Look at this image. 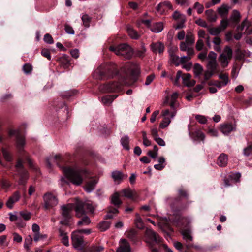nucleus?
I'll use <instances>...</instances> for the list:
<instances>
[{
  "label": "nucleus",
  "instance_id": "1",
  "mask_svg": "<svg viewBox=\"0 0 252 252\" xmlns=\"http://www.w3.org/2000/svg\"><path fill=\"white\" fill-rule=\"evenodd\" d=\"M63 171L70 182L74 185L78 186L82 184L83 176L85 175L87 171L83 169L77 168H71L70 167H63Z\"/></svg>",
  "mask_w": 252,
  "mask_h": 252
},
{
  "label": "nucleus",
  "instance_id": "2",
  "mask_svg": "<svg viewBox=\"0 0 252 252\" xmlns=\"http://www.w3.org/2000/svg\"><path fill=\"white\" fill-rule=\"evenodd\" d=\"M118 73V70L114 64L101 65L95 72L96 77L98 79L112 78Z\"/></svg>",
  "mask_w": 252,
  "mask_h": 252
},
{
  "label": "nucleus",
  "instance_id": "3",
  "mask_svg": "<svg viewBox=\"0 0 252 252\" xmlns=\"http://www.w3.org/2000/svg\"><path fill=\"white\" fill-rule=\"evenodd\" d=\"M146 242L148 244L151 252H158V250L154 247V243L159 244L162 238L158 234L151 229H147L145 231Z\"/></svg>",
  "mask_w": 252,
  "mask_h": 252
},
{
  "label": "nucleus",
  "instance_id": "4",
  "mask_svg": "<svg viewBox=\"0 0 252 252\" xmlns=\"http://www.w3.org/2000/svg\"><path fill=\"white\" fill-rule=\"evenodd\" d=\"M109 49L117 55L127 59H130L133 54L132 48L127 44H122L116 47L110 46Z\"/></svg>",
  "mask_w": 252,
  "mask_h": 252
},
{
  "label": "nucleus",
  "instance_id": "5",
  "mask_svg": "<svg viewBox=\"0 0 252 252\" xmlns=\"http://www.w3.org/2000/svg\"><path fill=\"white\" fill-rule=\"evenodd\" d=\"M233 57V50L229 46H226L219 55L218 61L223 68L226 67Z\"/></svg>",
  "mask_w": 252,
  "mask_h": 252
},
{
  "label": "nucleus",
  "instance_id": "6",
  "mask_svg": "<svg viewBox=\"0 0 252 252\" xmlns=\"http://www.w3.org/2000/svg\"><path fill=\"white\" fill-rule=\"evenodd\" d=\"M94 208L91 204L79 201L76 203L75 211L76 216L78 218H81L87 212L93 213Z\"/></svg>",
  "mask_w": 252,
  "mask_h": 252
},
{
  "label": "nucleus",
  "instance_id": "7",
  "mask_svg": "<svg viewBox=\"0 0 252 252\" xmlns=\"http://www.w3.org/2000/svg\"><path fill=\"white\" fill-rule=\"evenodd\" d=\"M44 200V207L46 210L50 209L58 204V199L57 196L51 192H47L43 196Z\"/></svg>",
  "mask_w": 252,
  "mask_h": 252
},
{
  "label": "nucleus",
  "instance_id": "8",
  "mask_svg": "<svg viewBox=\"0 0 252 252\" xmlns=\"http://www.w3.org/2000/svg\"><path fill=\"white\" fill-rule=\"evenodd\" d=\"M71 239L73 247L78 250L83 248L84 240L82 235L77 230L73 231L71 235Z\"/></svg>",
  "mask_w": 252,
  "mask_h": 252
},
{
  "label": "nucleus",
  "instance_id": "9",
  "mask_svg": "<svg viewBox=\"0 0 252 252\" xmlns=\"http://www.w3.org/2000/svg\"><path fill=\"white\" fill-rule=\"evenodd\" d=\"M123 83L119 82H113L100 86V90L104 93L115 92L121 91Z\"/></svg>",
  "mask_w": 252,
  "mask_h": 252
},
{
  "label": "nucleus",
  "instance_id": "10",
  "mask_svg": "<svg viewBox=\"0 0 252 252\" xmlns=\"http://www.w3.org/2000/svg\"><path fill=\"white\" fill-rule=\"evenodd\" d=\"M61 210H62V216L64 218V220H62L60 222L61 224H67V221L71 217V212L72 210V205L70 204H67L66 205H63L61 206Z\"/></svg>",
  "mask_w": 252,
  "mask_h": 252
},
{
  "label": "nucleus",
  "instance_id": "11",
  "mask_svg": "<svg viewBox=\"0 0 252 252\" xmlns=\"http://www.w3.org/2000/svg\"><path fill=\"white\" fill-rule=\"evenodd\" d=\"M166 202L169 204L174 211L180 210L183 208L180 205V198L167 197L165 199Z\"/></svg>",
  "mask_w": 252,
  "mask_h": 252
},
{
  "label": "nucleus",
  "instance_id": "12",
  "mask_svg": "<svg viewBox=\"0 0 252 252\" xmlns=\"http://www.w3.org/2000/svg\"><path fill=\"white\" fill-rule=\"evenodd\" d=\"M59 236L61 238V242L65 246H68L69 243V238L67 236V233L65 232V230L62 227H60L59 229Z\"/></svg>",
  "mask_w": 252,
  "mask_h": 252
},
{
  "label": "nucleus",
  "instance_id": "13",
  "mask_svg": "<svg viewBox=\"0 0 252 252\" xmlns=\"http://www.w3.org/2000/svg\"><path fill=\"white\" fill-rule=\"evenodd\" d=\"M151 50L153 52L161 53L164 50V44L161 42H153L150 45Z\"/></svg>",
  "mask_w": 252,
  "mask_h": 252
},
{
  "label": "nucleus",
  "instance_id": "14",
  "mask_svg": "<svg viewBox=\"0 0 252 252\" xmlns=\"http://www.w3.org/2000/svg\"><path fill=\"white\" fill-rule=\"evenodd\" d=\"M220 130L223 134L227 135L231 131L236 130V126L231 123L225 124L221 125Z\"/></svg>",
  "mask_w": 252,
  "mask_h": 252
},
{
  "label": "nucleus",
  "instance_id": "15",
  "mask_svg": "<svg viewBox=\"0 0 252 252\" xmlns=\"http://www.w3.org/2000/svg\"><path fill=\"white\" fill-rule=\"evenodd\" d=\"M20 195L18 191H15L13 195L10 196L6 203V206L11 209L13 207V204L17 202L20 199Z\"/></svg>",
  "mask_w": 252,
  "mask_h": 252
},
{
  "label": "nucleus",
  "instance_id": "16",
  "mask_svg": "<svg viewBox=\"0 0 252 252\" xmlns=\"http://www.w3.org/2000/svg\"><path fill=\"white\" fill-rule=\"evenodd\" d=\"M63 161V157L60 154H57L54 156H51L47 158V162L49 167H52L51 162L59 165L60 162Z\"/></svg>",
  "mask_w": 252,
  "mask_h": 252
},
{
  "label": "nucleus",
  "instance_id": "17",
  "mask_svg": "<svg viewBox=\"0 0 252 252\" xmlns=\"http://www.w3.org/2000/svg\"><path fill=\"white\" fill-rule=\"evenodd\" d=\"M127 177L126 175H125L122 172L120 171H114L112 173V177L113 179L115 182L117 184H120L123 180Z\"/></svg>",
  "mask_w": 252,
  "mask_h": 252
},
{
  "label": "nucleus",
  "instance_id": "18",
  "mask_svg": "<svg viewBox=\"0 0 252 252\" xmlns=\"http://www.w3.org/2000/svg\"><path fill=\"white\" fill-rule=\"evenodd\" d=\"M15 167L17 169V171L18 174L20 175L21 177V179L20 181V184H23V181H22V178L26 177L27 172L24 169L21 160H18L15 165Z\"/></svg>",
  "mask_w": 252,
  "mask_h": 252
},
{
  "label": "nucleus",
  "instance_id": "19",
  "mask_svg": "<svg viewBox=\"0 0 252 252\" xmlns=\"http://www.w3.org/2000/svg\"><path fill=\"white\" fill-rule=\"evenodd\" d=\"M117 252H130V245L126 239L121 240L120 246Z\"/></svg>",
  "mask_w": 252,
  "mask_h": 252
},
{
  "label": "nucleus",
  "instance_id": "20",
  "mask_svg": "<svg viewBox=\"0 0 252 252\" xmlns=\"http://www.w3.org/2000/svg\"><path fill=\"white\" fill-rule=\"evenodd\" d=\"M190 137L195 141H203L205 139V135L200 130H196L193 132H189Z\"/></svg>",
  "mask_w": 252,
  "mask_h": 252
},
{
  "label": "nucleus",
  "instance_id": "21",
  "mask_svg": "<svg viewBox=\"0 0 252 252\" xmlns=\"http://www.w3.org/2000/svg\"><path fill=\"white\" fill-rule=\"evenodd\" d=\"M163 23L159 22L152 24L150 30L154 33H159L163 30Z\"/></svg>",
  "mask_w": 252,
  "mask_h": 252
},
{
  "label": "nucleus",
  "instance_id": "22",
  "mask_svg": "<svg viewBox=\"0 0 252 252\" xmlns=\"http://www.w3.org/2000/svg\"><path fill=\"white\" fill-rule=\"evenodd\" d=\"M191 75L189 73L182 74L183 83L188 87L193 86L195 84V81L191 80Z\"/></svg>",
  "mask_w": 252,
  "mask_h": 252
},
{
  "label": "nucleus",
  "instance_id": "23",
  "mask_svg": "<svg viewBox=\"0 0 252 252\" xmlns=\"http://www.w3.org/2000/svg\"><path fill=\"white\" fill-rule=\"evenodd\" d=\"M169 53L170 61L171 63L174 64L176 66L180 65V58L175 54L173 50H170Z\"/></svg>",
  "mask_w": 252,
  "mask_h": 252
},
{
  "label": "nucleus",
  "instance_id": "24",
  "mask_svg": "<svg viewBox=\"0 0 252 252\" xmlns=\"http://www.w3.org/2000/svg\"><path fill=\"white\" fill-rule=\"evenodd\" d=\"M228 157L227 155L221 154L218 158L217 163L220 167H225L227 164Z\"/></svg>",
  "mask_w": 252,
  "mask_h": 252
},
{
  "label": "nucleus",
  "instance_id": "25",
  "mask_svg": "<svg viewBox=\"0 0 252 252\" xmlns=\"http://www.w3.org/2000/svg\"><path fill=\"white\" fill-rule=\"evenodd\" d=\"M126 31L129 37L133 39H138L140 35L129 25L126 26Z\"/></svg>",
  "mask_w": 252,
  "mask_h": 252
},
{
  "label": "nucleus",
  "instance_id": "26",
  "mask_svg": "<svg viewBox=\"0 0 252 252\" xmlns=\"http://www.w3.org/2000/svg\"><path fill=\"white\" fill-rule=\"evenodd\" d=\"M97 183V181L95 179H92L87 183L84 189L88 193H90L94 189L95 186Z\"/></svg>",
  "mask_w": 252,
  "mask_h": 252
},
{
  "label": "nucleus",
  "instance_id": "27",
  "mask_svg": "<svg viewBox=\"0 0 252 252\" xmlns=\"http://www.w3.org/2000/svg\"><path fill=\"white\" fill-rule=\"evenodd\" d=\"M179 94L177 92H175L172 94L171 96L169 97V96H167L166 97V100L164 101V103H168V101H170V105L172 109H174L175 107V103L178 97Z\"/></svg>",
  "mask_w": 252,
  "mask_h": 252
},
{
  "label": "nucleus",
  "instance_id": "28",
  "mask_svg": "<svg viewBox=\"0 0 252 252\" xmlns=\"http://www.w3.org/2000/svg\"><path fill=\"white\" fill-rule=\"evenodd\" d=\"M111 203L116 206L118 208L122 204V201L120 199V195L118 192L114 193L111 198Z\"/></svg>",
  "mask_w": 252,
  "mask_h": 252
},
{
  "label": "nucleus",
  "instance_id": "29",
  "mask_svg": "<svg viewBox=\"0 0 252 252\" xmlns=\"http://www.w3.org/2000/svg\"><path fill=\"white\" fill-rule=\"evenodd\" d=\"M118 95H109L102 98V103L105 105H110L115 99L118 97Z\"/></svg>",
  "mask_w": 252,
  "mask_h": 252
},
{
  "label": "nucleus",
  "instance_id": "30",
  "mask_svg": "<svg viewBox=\"0 0 252 252\" xmlns=\"http://www.w3.org/2000/svg\"><path fill=\"white\" fill-rule=\"evenodd\" d=\"M240 18L241 15L240 12L236 10H234L233 11L232 14L230 18V21L236 24L240 21Z\"/></svg>",
  "mask_w": 252,
  "mask_h": 252
},
{
  "label": "nucleus",
  "instance_id": "31",
  "mask_svg": "<svg viewBox=\"0 0 252 252\" xmlns=\"http://www.w3.org/2000/svg\"><path fill=\"white\" fill-rule=\"evenodd\" d=\"M183 239L187 242L192 241L193 238L191 235V231L188 229L183 230L181 232Z\"/></svg>",
  "mask_w": 252,
  "mask_h": 252
},
{
  "label": "nucleus",
  "instance_id": "32",
  "mask_svg": "<svg viewBox=\"0 0 252 252\" xmlns=\"http://www.w3.org/2000/svg\"><path fill=\"white\" fill-rule=\"evenodd\" d=\"M185 42L192 45L194 43V36L191 30H188L185 37Z\"/></svg>",
  "mask_w": 252,
  "mask_h": 252
},
{
  "label": "nucleus",
  "instance_id": "33",
  "mask_svg": "<svg viewBox=\"0 0 252 252\" xmlns=\"http://www.w3.org/2000/svg\"><path fill=\"white\" fill-rule=\"evenodd\" d=\"M118 213L119 211L118 208H110L104 218L105 219H113Z\"/></svg>",
  "mask_w": 252,
  "mask_h": 252
},
{
  "label": "nucleus",
  "instance_id": "34",
  "mask_svg": "<svg viewBox=\"0 0 252 252\" xmlns=\"http://www.w3.org/2000/svg\"><path fill=\"white\" fill-rule=\"evenodd\" d=\"M25 145V139L22 136L17 135L16 137V147L19 151L22 150Z\"/></svg>",
  "mask_w": 252,
  "mask_h": 252
},
{
  "label": "nucleus",
  "instance_id": "35",
  "mask_svg": "<svg viewBox=\"0 0 252 252\" xmlns=\"http://www.w3.org/2000/svg\"><path fill=\"white\" fill-rule=\"evenodd\" d=\"M111 224L109 221H103L99 223L98 228L100 231H105L109 228Z\"/></svg>",
  "mask_w": 252,
  "mask_h": 252
},
{
  "label": "nucleus",
  "instance_id": "36",
  "mask_svg": "<svg viewBox=\"0 0 252 252\" xmlns=\"http://www.w3.org/2000/svg\"><path fill=\"white\" fill-rule=\"evenodd\" d=\"M207 30L209 33L212 35L217 36L221 32L220 28L218 27H207Z\"/></svg>",
  "mask_w": 252,
  "mask_h": 252
},
{
  "label": "nucleus",
  "instance_id": "37",
  "mask_svg": "<svg viewBox=\"0 0 252 252\" xmlns=\"http://www.w3.org/2000/svg\"><path fill=\"white\" fill-rule=\"evenodd\" d=\"M218 64L217 61H208L207 67L209 71L215 73L216 71Z\"/></svg>",
  "mask_w": 252,
  "mask_h": 252
},
{
  "label": "nucleus",
  "instance_id": "38",
  "mask_svg": "<svg viewBox=\"0 0 252 252\" xmlns=\"http://www.w3.org/2000/svg\"><path fill=\"white\" fill-rule=\"evenodd\" d=\"M193 73L195 77H198L203 71L202 66L199 63H195L193 68Z\"/></svg>",
  "mask_w": 252,
  "mask_h": 252
},
{
  "label": "nucleus",
  "instance_id": "39",
  "mask_svg": "<svg viewBox=\"0 0 252 252\" xmlns=\"http://www.w3.org/2000/svg\"><path fill=\"white\" fill-rule=\"evenodd\" d=\"M81 19L84 27L86 28L89 27L91 18L88 14H84L82 15Z\"/></svg>",
  "mask_w": 252,
  "mask_h": 252
},
{
  "label": "nucleus",
  "instance_id": "40",
  "mask_svg": "<svg viewBox=\"0 0 252 252\" xmlns=\"http://www.w3.org/2000/svg\"><path fill=\"white\" fill-rule=\"evenodd\" d=\"M81 217H82V219L80 220H79L77 222L78 225H79V226L82 225H87L90 223V222H91L90 219H89V218L88 217L86 216L85 214L84 215Z\"/></svg>",
  "mask_w": 252,
  "mask_h": 252
},
{
  "label": "nucleus",
  "instance_id": "41",
  "mask_svg": "<svg viewBox=\"0 0 252 252\" xmlns=\"http://www.w3.org/2000/svg\"><path fill=\"white\" fill-rule=\"evenodd\" d=\"M32 238L31 235H28L25 239L24 243V248L28 251H29L30 246L32 244Z\"/></svg>",
  "mask_w": 252,
  "mask_h": 252
},
{
  "label": "nucleus",
  "instance_id": "42",
  "mask_svg": "<svg viewBox=\"0 0 252 252\" xmlns=\"http://www.w3.org/2000/svg\"><path fill=\"white\" fill-rule=\"evenodd\" d=\"M121 143L123 147L126 150H129V137L127 135L123 136L121 139Z\"/></svg>",
  "mask_w": 252,
  "mask_h": 252
},
{
  "label": "nucleus",
  "instance_id": "43",
  "mask_svg": "<svg viewBox=\"0 0 252 252\" xmlns=\"http://www.w3.org/2000/svg\"><path fill=\"white\" fill-rule=\"evenodd\" d=\"M141 50H136L135 53L134 55L136 57H138L139 58H143L144 56L145 53L146 51V49L144 46V44L143 43L141 44Z\"/></svg>",
  "mask_w": 252,
  "mask_h": 252
},
{
  "label": "nucleus",
  "instance_id": "44",
  "mask_svg": "<svg viewBox=\"0 0 252 252\" xmlns=\"http://www.w3.org/2000/svg\"><path fill=\"white\" fill-rule=\"evenodd\" d=\"M171 119L169 117H164V119L160 123L159 127L162 129L167 127L171 122Z\"/></svg>",
  "mask_w": 252,
  "mask_h": 252
},
{
  "label": "nucleus",
  "instance_id": "45",
  "mask_svg": "<svg viewBox=\"0 0 252 252\" xmlns=\"http://www.w3.org/2000/svg\"><path fill=\"white\" fill-rule=\"evenodd\" d=\"M170 112L168 109H166L162 111V115L163 117H169L170 118H173L176 115V112L174 109Z\"/></svg>",
  "mask_w": 252,
  "mask_h": 252
},
{
  "label": "nucleus",
  "instance_id": "46",
  "mask_svg": "<svg viewBox=\"0 0 252 252\" xmlns=\"http://www.w3.org/2000/svg\"><path fill=\"white\" fill-rule=\"evenodd\" d=\"M186 18L185 17H182V19L179 20L176 25L174 26V28L176 30L181 29L185 27V23L186 22Z\"/></svg>",
  "mask_w": 252,
  "mask_h": 252
},
{
  "label": "nucleus",
  "instance_id": "47",
  "mask_svg": "<svg viewBox=\"0 0 252 252\" xmlns=\"http://www.w3.org/2000/svg\"><path fill=\"white\" fill-rule=\"evenodd\" d=\"M228 7L225 5H223L222 6L219 7L218 9V12L220 15L223 16L227 14L228 12Z\"/></svg>",
  "mask_w": 252,
  "mask_h": 252
},
{
  "label": "nucleus",
  "instance_id": "48",
  "mask_svg": "<svg viewBox=\"0 0 252 252\" xmlns=\"http://www.w3.org/2000/svg\"><path fill=\"white\" fill-rule=\"evenodd\" d=\"M243 155L246 157L252 155V143L249 144L243 149Z\"/></svg>",
  "mask_w": 252,
  "mask_h": 252
},
{
  "label": "nucleus",
  "instance_id": "49",
  "mask_svg": "<svg viewBox=\"0 0 252 252\" xmlns=\"http://www.w3.org/2000/svg\"><path fill=\"white\" fill-rule=\"evenodd\" d=\"M123 195L127 198H131L133 196V193L130 188H126L122 190Z\"/></svg>",
  "mask_w": 252,
  "mask_h": 252
},
{
  "label": "nucleus",
  "instance_id": "50",
  "mask_svg": "<svg viewBox=\"0 0 252 252\" xmlns=\"http://www.w3.org/2000/svg\"><path fill=\"white\" fill-rule=\"evenodd\" d=\"M2 153L4 159L7 161H11L12 160V157L10 154L6 149L4 148L2 149Z\"/></svg>",
  "mask_w": 252,
  "mask_h": 252
},
{
  "label": "nucleus",
  "instance_id": "51",
  "mask_svg": "<svg viewBox=\"0 0 252 252\" xmlns=\"http://www.w3.org/2000/svg\"><path fill=\"white\" fill-rule=\"evenodd\" d=\"M135 224L136 226L139 229H142L144 227L142 219L138 214L137 215V218L135 220Z\"/></svg>",
  "mask_w": 252,
  "mask_h": 252
},
{
  "label": "nucleus",
  "instance_id": "52",
  "mask_svg": "<svg viewBox=\"0 0 252 252\" xmlns=\"http://www.w3.org/2000/svg\"><path fill=\"white\" fill-rule=\"evenodd\" d=\"M23 70L26 74H29L32 72V66L30 63H25L22 67Z\"/></svg>",
  "mask_w": 252,
  "mask_h": 252
},
{
  "label": "nucleus",
  "instance_id": "53",
  "mask_svg": "<svg viewBox=\"0 0 252 252\" xmlns=\"http://www.w3.org/2000/svg\"><path fill=\"white\" fill-rule=\"evenodd\" d=\"M77 93H78V92L76 90H69V91H66V92H64L63 94L62 95H63V97H66V98H69L70 96H73V95L76 94Z\"/></svg>",
  "mask_w": 252,
  "mask_h": 252
},
{
  "label": "nucleus",
  "instance_id": "54",
  "mask_svg": "<svg viewBox=\"0 0 252 252\" xmlns=\"http://www.w3.org/2000/svg\"><path fill=\"white\" fill-rule=\"evenodd\" d=\"M219 77L220 79L222 80V82H224V84L223 85H227L229 81L228 74H220L219 75Z\"/></svg>",
  "mask_w": 252,
  "mask_h": 252
},
{
  "label": "nucleus",
  "instance_id": "55",
  "mask_svg": "<svg viewBox=\"0 0 252 252\" xmlns=\"http://www.w3.org/2000/svg\"><path fill=\"white\" fill-rule=\"evenodd\" d=\"M191 46L190 44L185 42L182 41L180 44V49L182 51H186L188 48Z\"/></svg>",
  "mask_w": 252,
  "mask_h": 252
},
{
  "label": "nucleus",
  "instance_id": "56",
  "mask_svg": "<svg viewBox=\"0 0 252 252\" xmlns=\"http://www.w3.org/2000/svg\"><path fill=\"white\" fill-rule=\"evenodd\" d=\"M229 25V21L227 19L222 20L220 24L219 28H220L221 32L224 30Z\"/></svg>",
  "mask_w": 252,
  "mask_h": 252
},
{
  "label": "nucleus",
  "instance_id": "57",
  "mask_svg": "<svg viewBox=\"0 0 252 252\" xmlns=\"http://www.w3.org/2000/svg\"><path fill=\"white\" fill-rule=\"evenodd\" d=\"M204 46L203 40L202 39H198L196 42L195 48L197 51H201Z\"/></svg>",
  "mask_w": 252,
  "mask_h": 252
},
{
  "label": "nucleus",
  "instance_id": "58",
  "mask_svg": "<svg viewBox=\"0 0 252 252\" xmlns=\"http://www.w3.org/2000/svg\"><path fill=\"white\" fill-rule=\"evenodd\" d=\"M235 59L237 60H240L244 58V55L242 51L240 49H237L235 51Z\"/></svg>",
  "mask_w": 252,
  "mask_h": 252
},
{
  "label": "nucleus",
  "instance_id": "59",
  "mask_svg": "<svg viewBox=\"0 0 252 252\" xmlns=\"http://www.w3.org/2000/svg\"><path fill=\"white\" fill-rule=\"evenodd\" d=\"M19 214L21 217L26 220H30L31 217V214L29 212L21 211L19 213Z\"/></svg>",
  "mask_w": 252,
  "mask_h": 252
},
{
  "label": "nucleus",
  "instance_id": "60",
  "mask_svg": "<svg viewBox=\"0 0 252 252\" xmlns=\"http://www.w3.org/2000/svg\"><path fill=\"white\" fill-rule=\"evenodd\" d=\"M196 120L200 124H204L207 122L206 118L202 115H197L195 117Z\"/></svg>",
  "mask_w": 252,
  "mask_h": 252
},
{
  "label": "nucleus",
  "instance_id": "61",
  "mask_svg": "<svg viewBox=\"0 0 252 252\" xmlns=\"http://www.w3.org/2000/svg\"><path fill=\"white\" fill-rule=\"evenodd\" d=\"M194 8L197 9V11L198 14L202 13L204 10V7L203 5L201 4L198 2H196L194 3Z\"/></svg>",
  "mask_w": 252,
  "mask_h": 252
},
{
  "label": "nucleus",
  "instance_id": "62",
  "mask_svg": "<svg viewBox=\"0 0 252 252\" xmlns=\"http://www.w3.org/2000/svg\"><path fill=\"white\" fill-rule=\"evenodd\" d=\"M44 40L48 44H53L54 43V40L52 36L49 33H47L44 35Z\"/></svg>",
  "mask_w": 252,
  "mask_h": 252
},
{
  "label": "nucleus",
  "instance_id": "63",
  "mask_svg": "<svg viewBox=\"0 0 252 252\" xmlns=\"http://www.w3.org/2000/svg\"><path fill=\"white\" fill-rule=\"evenodd\" d=\"M47 237V236L46 235H42L40 234L39 232H38L34 234V241L35 242H37L41 239L46 238Z\"/></svg>",
  "mask_w": 252,
  "mask_h": 252
},
{
  "label": "nucleus",
  "instance_id": "64",
  "mask_svg": "<svg viewBox=\"0 0 252 252\" xmlns=\"http://www.w3.org/2000/svg\"><path fill=\"white\" fill-rule=\"evenodd\" d=\"M103 249L104 248L102 246H93L91 248V251L92 252H101Z\"/></svg>",
  "mask_w": 252,
  "mask_h": 252
}]
</instances>
